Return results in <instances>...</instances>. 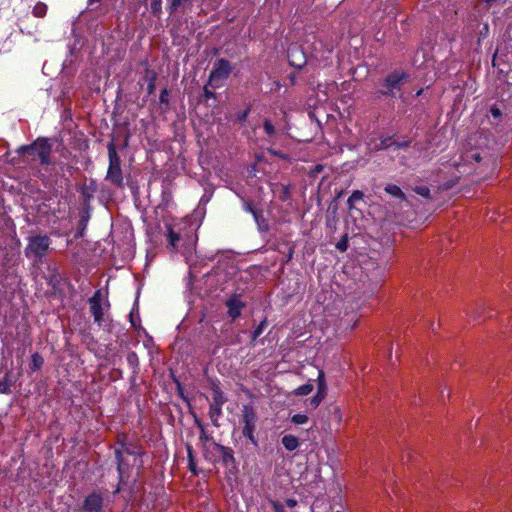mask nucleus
Segmentation results:
<instances>
[{"mask_svg": "<svg viewBox=\"0 0 512 512\" xmlns=\"http://www.w3.org/2000/svg\"><path fill=\"white\" fill-rule=\"evenodd\" d=\"M484 143H486V138L483 137L482 134H474L469 137L467 147L465 148V151L462 153L460 161L454 162L459 173H472V168L470 166H472L474 162H491L490 157H488V152L482 148V144Z\"/></svg>", "mask_w": 512, "mask_h": 512, "instance_id": "nucleus-1", "label": "nucleus"}, {"mask_svg": "<svg viewBox=\"0 0 512 512\" xmlns=\"http://www.w3.org/2000/svg\"><path fill=\"white\" fill-rule=\"evenodd\" d=\"M22 150L37 158L41 164L50 163L51 146L47 139L39 138L30 146L22 147Z\"/></svg>", "mask_w": 512, "mask_h": 512, "instance_id": "nucleus-2", "label": "nucleus"}, {"mask_svg": "<svg viewBox=\"0 0 512 512\" xmlns=\"http://www.w3.org/2000/svg\"><path fill=\"white\" fill-rule=\"evenodd\" d=\"M50 246V239L46 235H36L29 238V243L25 249L27 257H43Z\"/></svg>", "mask_w": 512, "mask_h": 512, "instance_id": "nucleus-3", "label": "nucleus"}, {"mask_svg": "<svg viewBox=\"0 0 512 512\" xmlns=\"http://www.w3.org/2000/svg\"><path fill=\"white\" fill-rule=\"evenodd\" d=\"M109 155V168L107 172V179L116 185H122L123 178L120 167V158L117 155L116 149L113 144L108 146Z\"/></svg>", "mask_w": 512, "mask_h": 512, "instance_id": "nucleus-4", "label": "nucleus"}, {"mask_svg": "<svg viewBox=\"0 0 512 512\" xmlns=\"http://www.w3.org/2000/svg\"><path fill=\"white\" fill-rule=\"evenodd\" d=\"M409 81V75L403 71H395L387 76L384 82V90L381 94L395 96L396 91H400L401 86Z\"/></svg>", "mask_w": 512, "mask_h": 512, "instance_id": "nucleus-5", "label": "nucleus"}, {"mask_svg": "<svg viewBox=\"0 0 512 512\" xmlns=\"http://www.w3.org/2000/svg\"><path fill=\"white\" fill-rule=\"evenodd\" d=\"M242 433L247 437L253 444H256V438L254 435L257 416L254 409L251 406L245 405L242 410Z\"/></svg>", "mask_w": 512, "mask_h": 512, "instance_id": "nucleus-6", "label": "nucleus"}, {"mask_svg": "<svg viewBox=\"0 0 512 512\" xmlns=\"http://www.w3.org/2000/svg\"><path fill=\"white\" fill-rule=\"evenodd\" d=\"M232 71L230 63L225 59H219L213 67L209 76V83L213 87H220L222 82L227 79Z\"/></svg>", "mask_w": 512, "mask_h": 512, "instance_id": "nucleus-7", "label": "nucleus"}, {"mask_svg": "<svg viewBox=\"0 0 512 512\" xmlns=\"http://www.w3.org/2000/svg\"><path fill=\"white\" fill-rule=\"evenodd\" d=\"M116 457L118 460V472L121 480L126 463L128 467L140 465L141 463L140 453L137 451H131L127 447H123L121 450H117Z\"/></svg>", "mask_w": 512, "mask_h": 512, "instance_id": "nucleus-8", "label": "nucleus"}, {"mask_svg": "<svg viewBox=\"0 0 512 512\" xmlns=\"http://www.w3.org/2000/svg\"><path fill=\"white\" fill-rule=\"evenodd\" d=\"M90 310L94 317V322L98 325H104L106 322L105 312L108 309L109 304H104L102 300L101 291L98 290L89 299Z\"/></svg>", "mask_w": 512, "mask_h": 512, "instance_id": "nucleus-9", "label": "nucleus"}, {"mask_svg": "<svg viewBox=\"0 0 512 512\" xmlns=\"http://www.w3.org/2000/svg\"><path fill=\"white\" fill-rule=\"evenodd\" d=\"M166 229L169 245H175L174 241L177 239V235L195 234L192 224L187 219H181L173 224H167Z\"/></svg>", "mask_w": 512, "mask_h": 512, "instance_id": "nucleus-10", "label": "nucleus"}, {"mask_svg": "<svg viewBox=\"0 0 512 512\" xmlns=\"http://www.w3.org/2000/svg\"><path fill=\"white\" fill-rule=\"evenodd\" d=\"M197 237L195 234H181L177 235L174 241L175 245H169V248L175 252H181L183 255L192 253L196 244Z\"/></svg>", "mask_w": 512, "mask_h": 512, "instance_id": "nucleus-11", "label": "nucleus"}, {"mask_svg": "<svg viewBox=\"0 0 512 512\" xmlns=\"http://www.w3.org/2000/svg\"><path fill=\"white\" fill-rule=\"evenodd\" d=\"M317 382L318 390H316V395L313 396L309 401V405L312 409H316L324 400L327 394V385L324 377V372L322 370H320L318 373Z\"/></svg>", "mask_w": 512, "mask_h": 512, "instance_id": "nucleus-12", "label": "nucleus"}, {"mask_svg": "<svg viewBox=\"0 0 512 512\" xmlns=\"http://www.w3.org/2000/svg\"><path fill=\"white\" fill-rule=\"evenodd\" d=\"M104 499L102 495L98 492H93L90 494L84 503V507L87 512H100L103 507Z\"/></svg>", "mask_w": 512, "mask_h": 512, "instance_id": "nucleus-13", "label": "nucleus"}, {"mask_svg": "<svg viewBox=\"0 0 512 512\" xmlns=\"http://www.w3.org/2000/svg\"><path fill=\"white\" fill-rule=\"evenodd\" d=\"M370 151H380L392 147L390 137H371L367 142Z\"/></svg>", "mask_w": 512, "mask_h": 512, "instance_id": "nucleus-14", "label": "nucleus"}, {"mask_svg": "<svg viewBox=\"0 0 512 512\" xmlns=\"http://www.w3.org/2000/svg\"><path fill=\"white\" fill-rule=\"evenodd\" d=\"M226 306L228 308V315L232 319H236L240 316L241 310L244 306L243 302L237 296H233L227 300Z\"/></svg>", "mask_w": 512, "mask_h": 512, "instance_id": "nucleus-15", "label": "nucleus"}, {"mask_svg": "<svg viewBox=\"0 0 512 512\" xmlns=\"http://www.w3.org/2000/svg\"><path fill=\"white\" fill-rule=\"evenodd\" d=\"M288 57L292 66L301 68L305 63L304 57L301 55V52L296 48L290 49L288 51Z\"/></svg>", "mask_w": 512, "mask_h": 512, "instance_id": "nucleus-16", "label": "nucleus"}, {"mask_svg": "<svg viewBox=\"0 0 512 512\" xmlns=\"http://www.w3.org/2000/svg\"><path fill=\"white\" fill-rule=\"evenodd\" d=\"M282 444L286 450L294 451L299 446V440L296 436L289 434V435H285L282 438Z\"/></svg>", "mask_w": 512, "mask_h": 512, "instance_id": "nucleus-17", "label": "nucleus"}, {"mask_svg": "<svg viewBox=\"0 0 512 512\" xmlns=\"http://www.w3.org/2000/svg\"><path fill=\"white\" fill-rule=\"evenodd\" d=\"M44 363L43 357L39 353H34L31 356L30 369L34 372L39 370Z\"/></svg>", "mask_w": 512, "mask_h": 512, "instance_id": "nucleus-18", "label": "nucleus"}, {"mask_svg": "<svg viewBox=\"0 0 512 512\" xmlns=\"http://www.w3.org/2000/svg\"><path fill=\"white\" fill-rule=\"evenodd\" d=\"M32 13L35 17H44L47 13V5L43 2H37L33 7Z\"/></svg>", "mask_w": 512, "mask_h": 512, "instance_id": "nucleus-19", "label": "nucleus"}, {"mask_svg": "<svg viewBox=\"0 0 512 512\" xmlns=\"http://www.w3.org/2000/svg\"><path fill=\"white\" fill-rule=\"evenodd\" d=\"M314 387L311 383H306L304 385L299 386L294 390V394L296 396H305L310 394L313 391Z\"/></svg>", "mask_w": 512, "mask_h": 512, "instance_id": "nucleus-20", "label": "nucleus"}, {"mask_svg": "<svg viewBox=\"0 0 512 512\" xmlns=\"http://www.w3.org/2000/svg\"><path fill=\"white\" fill-rule=\"evenodd\" d=\"M363 193L361 191H354L351 196L348 198L347 200V205H348V208L349 209H352L354 208L356 202L360 201L363 199Z\"/></svg>", "mask_w": 512, "mask_h": 512, "instance_id": "nucleus-21", "label": "nucleus"}, {"mask_svg": "<svg viewBox=\"0 0 512 512\" xmlns=\"http://www.w3.org/2000/svg\"><path fill=\"white\" fill-rule=\"evenodd\" d=\"M226 399L223 395V393L217 388V389H214V393H213V402L211 403V405H214V406H222L224 403H225Z\"/></svg>", "mask_w": 512, "mask_h": 512, "instance_id": "nucleus-22", "label": "nucleus"}, {"mask_svg": "<svg viewBox=\"0 0 512 512\" xmlns=\"http://www.w3.org/2000/svg\"><path fill=\"white\" fill-rule=\"evenodd\" d=\"M209 414H210V418H211V421L217 425V421H218V418L219 416L221 415L222 413V406H214V405H211L210 404V409H209Z\"/></svg>", "mask_w": 512, "mask_h": 512, "instance_id": "nucleus-23", "label": "nucleus"}, {"mask_svg": "<svg viewBox=\"0 0 512 512\" xmlns=\"http://www.w3.org/2000/svg\"><path fill=\"white\" fill-rule=\"evenodd\" d=\"M385 191H386L387 193H389L390 195L395 196V197H397V198H401V199H403V198H404V193H403V192H402V190H401L398 186H396V185H388V186H386Z\"/></svg>", "mask_w": 512, "mask_h": 512, "instance_id": "nucleus-24", "label": "nucleus"}, {"mask_svg": "<svg viewBox=\"0 0 512 512\" xmlns=\"http://www.w3.org/2000/svg\"><path fill=\"white\" fill-rule=\"evenodd\" d=\"M291 421L296 425L306 424L308 422V416L305 414H295L292 416Z\"/></svg>", "mask_w": 512, "mask_h": 512, "instance_id": "nucleus-25", "label": "nucleus"}, {"mask_svg": "<svg viewBox=\"0 0 512 512\" xmlns=\"http://www.w3.org/2000/svg\"><path fill=\"white\" fill-rule=\"evenodd\" d=\"M414 191L422 196V197H425V198H429L430 197V190L428 187L426 186H418L414 189Z\"/></svg>", "mask_w": 512, "mask_h": 512, "instance_id": "nucleus-26", "label": "nucleus"}, {"mask_svg": "<svg viewBox=\"0 0 512 512\" xmlns=\"http://www.w3.org/2000/svg\"><path fill=\"white\" fill-rule=\"evenodd\" d=\"M190 2V0H170V9L176 11L179 7Z\"/></svg>", "mask_w": 512, "mask_h": 512, "instance_id": "nucleus-27", "label": "nucleus"}, {"mask_svg": "<svg viewBox=\"0 0 512 512\" xmlns=\"http://www.w3.org/2000/svg\"><path fill=\"white\" fill-rule=\"evenodd\" d=\"M265 326H266V321L264 320L254 330V332H253V340L258 338L263 333V330H264Z\"/></svg>", "mask_w": 512, "mask_h": 512, "instance_id": "nucleus-28", "label": "nucleus"}, {"mask_svg": "<svg viewBox=\"0 0 512 512\" xmlns=\"http://www.w3.org/2000/svg\"><path fill=\"white\" fill-rule=\"evenodd\" d=\"M263 127H264L266 134L273 135L275 133V128L269 120L264 121Z\"/></svg>", "mask_w": 512, "mask_h": 512, "instance_id": "nucleus-29", "label": "nucleus"}, {"mask_svg": "<svg viewBox=\"0 0 512 512\" xmlns=\"http://www.w3.org/2000/svg\"><path fill=\"white\" fill-rule=\"evenodd\" d=\"M10 391V385L7 379L0 381V393H8Z\"/></svg>", "mask_w": 512, "mask_h": 512, "instance_id": "nucleus-30", "label": "nucleus"}, {"mask_svg": "<svg viewBox=\"0 0 512 512\" xmlns=\"http://www.w3.org/2000/svg\"><path fill=\"white\" fill-rule=\"evenodd\" d=\"M490 113L495 119H500L502 115L501 110L495 105L490 108Z\"/></svg>", "mask_w": 512, "mask_h": 512, "instance_id": "nucleus-31", "label": "nucleus"}, {"mask_svg": "<svg viewBox=\"0 0 512 512\" xmlns=\"http://www.w3.org/2000/svg\"><path fill=\"white\" fill-rule=\"evenodd\" d=\"M127 361L131 366H137L138 357L135 353H129L127 356Z\"/></svg>", "mask_w": 512, "mask_h": 512, "instance_id": "nucleus-32", "label": "nucleus"}, {"mask_svg": "<svg viewBox=\"0 0 512 512\" xmlns=\"http://www.w3.org/2000/svg\"><path fill=\"white\" fill-rule=\"evenodd\" d=\"M334 417H335V420L338 422V423H341L342 420H343V414H342V411L339 407H336L334 408Z\"/></svg>", "mask_w": 512, "mask_h": 512, "instance_id": "nucleus-33", "label": "nucleus"}, {"mask_svg": "<svg viewBox=\"0 0 512 512\" xmlns=\"http://www.w3.org/2000/svg\"><path fill=\"white\" fill-rule=\"evenodd\" d=\"M337 249L340 251H345L347 249V240L343 239L339 241L336 245Z\"/></svg>", "mask_w": 512, "mask_h": 512, "instance_id": "nucleus-34", "label": "nucleus"}, {"mask_svg": "<svg viewBox=\"0 0 512 512\" xmlns=\"http://www.w3.org/2000/svg\"><path fill=\"white\" fill-rule=\"evenodd\" d=\"M391 144H392V147H395V149H400V148H404V147L408 146L407 141H403V142H392L391 141Z\"/></svg>", "mask_w": 512, "mask_h": 512, "instance_id": "nucleus-35", "label": "nucleus"}, {"mask_svg": "<svg viewBox=\"0 0 512 512\" xmlns=\"http://www.w3.org/2000/svg\"><path fill=\"white\" fill-rule=\"evenodd\" d=\"M167 90H163L160 94V101L161 102H166L167 101Z\"/></svg>", "mask_w": 512, "mask_h": 512, "instance_id": "nucleus-36", "label": "nucleus"}, {"mask_svg": "<svg viewBox=\"0 0 512 512\" xmlns=\"http://www.w3.org/2000/svg\"><path fill=\"white\" fill-rule=\"evenodd\" d=\"M287 506L289 508H294L296 506V501L292 499L287 500Z\"/></svg>", "mask_w": 512, "mask_h": 512, "instance_id": "nucleus-37", "label": "nucleus"}, {"mask_svg": "<svg viewBox=\"0 0 512 512\" xmlns=\"http://www.w3.org/2000/svg\"><path fill=\"white\" fill-rule=\"evenodd\" d=\"M153 88H154V81L151 80V82H150V84L148 86L149 92H151L153 90Z\"/></svg>", "mask_w": 512, "mask_h": 512, "instance_id": "nucleus-38", "label": "nucleus"}, {"mask_svg": "<svg viewBox=\"0 0 512 512\" xmlns=\"http://www.w3.org/2000/svg\"><path fill=\"white\" fill-rule=\"evenodd\" d=\"M248 114V111H245L241 116H240V120H245L246 116Z\"/></svg>", "mask_w": 512, "mask_h": 512, "instance_id": "nucleus-39", "label": "nucleus"}, {"mask_svg": "<svg viewBox=\"0 0 512 512\" xmlns=\"http://www.w3.org/2000/svg\"><path fill=\"white\" fill-rule=\"evenodd\" d=\"M205 93H206V96H207V97L212 96V93H211V92H208L207 90L205 91Z\"/></svg>", "mask_w": 512, "mask_h": 512, "instance_id": "nucleus-40", "label": "nucleus"}, {"mask_svg": "<svg viewBox=\"0 0 512 512\" xmlns=\"http://www.w3.org/2000/svg\"><path fill=\"white\" fill-rule=\"evenodd\" d=\"M99 0H88L89 4H93L94 2H98Z\"/></svg>", "mask_w": 512, "mask_h": 512, "instance_id": "nucleus-41", "label": "nucleus"}, {"mask_svg": "<svg viewBox=\"0 0 512 512\" xmlns=\"http://www.w3.org/2000/svg\"><path fill=\"white\" fill-rule=\"evenodd\" d=\"M422 91H423L422 89H420L419 91H417L416 96H420V95H421V93H422Z\"/></svg>", "mask_w": 512, "mask_h": 512, "instance_id": "nucleus-42", "label": "nucleus"}]
</instances>
